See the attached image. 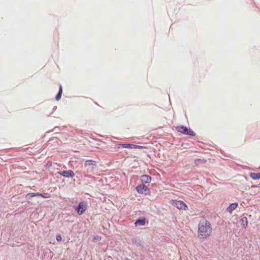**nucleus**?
I'll return each instance as SVG.
<instances>
[{
	"mask_svg": "<svg viewBox=\"0 0 260 260\" xmlns=\"http://www.w3.org/2000/svg\"><path fill=\"white\" fill-rule=\"evenodd\" d=\"M87 208V205L84 202H81L78 207L77 212L79 215H81L85 211Z\"/></svg>",
	"mask_w": 260,
	"mask_h": 260,
	"instance_id": "nucleus-6",
	"label": "nucleus"
},
{
	"mask_svg": "<svg viewBox=\"0 0 260 260\" xmlns=\"http://www.w3.org/2000/svg\"><path fill=\"white\" fill-rule=\"evenodd\" d=\"M56 240H57V241H58V242L61 241V240H62L61 236V235H59V234H57V235H56Z\"/></svg>",
	"mask_w": 260,
	"mask_h": 260,
	"instance_id": "nucleus-16",
	"label": "nucleus"
},
{
	"mask_svg": "<svg viewBox=\"0 0 260 260\" xmlns=\"http://www.w3.org/2000/svg\"><path fill=\"white\" fill-rule=\"evenodd\" d=\"M35 196H41L43 198H48L49 196H45L43 195L42 194H41L39 192L37 193H29L26 195V198L27 199H30L31 198L35 197Z\"/></svg>",
	"mask_w": 260,
	"mask_h": 260,
	"instance_id": "nucleus-7",
	"label": "nucleus"
},
{
	"mask_svg": "<svg viewBox=\"0 0 260 260\" xmlns=\"http://www.w3.org/2000/svg\"><path fill=\"white\" fill-rule=\"evenodd\" d=\"M95 162L94 161L91 160H88L86 161L85 163V166H95Z\"/></svg>",
	"mask_w": 260,
	"mask_h": 260,
	"instance_id": "nucleus-15",
	"label": "nucleus"
},
{
	"mask_svg": "<svg viewBox=\"0 0 260 260\" xmlns=\"http://www.w3.org/2000/svg\"><path fill=\"white\" fill-rule=\"evenodd\" d=\"M212 232L211 224L207 220H202L198 225V237L200 239H205L210 235Z\"/></svg>",
	"mask_w": 260,
	"mask_h": 260,
	"instance_id": "nucleus-1",
	"label": "nucleus"
},
{
	"mask_svg": "<svg viewBox=\"0 0 260 260\" xmlns=\"http://www.w3.org/2000/svg\"><path fill=\"white\" fill-rule=\"evenodd\" d=\"M249 176L254 180L260 179V173H249Z\"/></svg>",
	"mask_w": 260,
	"mask_h": 260,
	"instance_id": "nucleus-12",
	"label": "nucleus"
},
{
	"mask_svg": "<svg viewBox=\"0 0 260 260\" xmlns=\"http://www.w3.org/2000/svg\"><path fill=\"white\" fill-rule=\"evenodd\" d=\"M62 86H60L59 92L56 96V100L57 101H58L60 99L61 94H62Z\"/></svg>",
	"mask_w": 260,
	"mask_h": 260,
	"instance_id": "nucleus-14",
	"label": "nucleus"
},
{
	"mask_svg": "<svg viewBox=\"0 0 260 260\" xmlns=\"http://www.w3.org/2000/svg\"><path fill=\"white\" fill-rule=\"evenodd\" d=\"M137 191L140 194H150V191L148 187L145 185L144 184H139L136 187Z\"/></svg>",
	"mask_w": 260,
	"mask_h": 260,
	"instance_id": "nucleus-3",
	"label": "nucleus"
},
{
	"mask_svg": "<svg viewBox=\"0 0 260 260\" xmlns=\"http://www.w3.org/2000/svg\"><path fill=\"white\" fill-rule=\"evenodd\" d=\"M145 147L143 146H140V145H135V147H134V148L136 149V148H139V149H142V148H144Z\"/></svg>",
	"mask_w": 260,
	"mask_h": 260,
	"instance_id": "nucleus-17",
	"label": "nucleus"
},
{
	"mask_svg": "<svg viewBox=\"0 0 260 260\" xmlns=\"http://www.w3.org/2000/svg\"><path fill=\"white\" fill-rule=\"evenodd\" d=\"M176 130L184 135L195 136L196 133L190 128L183 125H178L176 127Z\"/></svg>",
	"mask_w": 260,
	"mask_h": 260,
	"instance_id": "nucleus-2",
	"label": "nucleus"
},
{
	"mask_svg": "<svg viewBox=\"0 0 260 260\" xmlns=\"http://www.w3.org/2000/svg\"><path fill=\"white\" fill-rule=\"evenodd\" d=\"M143 182L145 183H150L151 181V177L147 175H144L141 176Z\"/></svg>",
	"mask_w": 260,
	"mask_h": 260,
	"instance_id": "nucleus-9",
	"label": "nucleus"
},
{
	"mask_svg": "<svg viewBox=\"0 0 260 260\" xmlns=\"http://www.w3.org/2000/svg\"><path fill=\"white\" fill-rule=\"evenodd\" d=\"M58 173L64 177L73 178L75 176V174L74 172L72 170L60 171L58 172Z\"/></svg>",
	"mask_w": 260,
	"mask_h": 260,
	"instance_id": "nucleus-5",
	"label": "nucleus"
},
{
	"mask_svg": "<svg viewBox=\"0 0 260 260\" xmlns=\"http://www.w3.org/2000/svg\"><path fill=\"white\" fill-rule=\"evenodd\" d=\"M240 223L243 228L246 229L248 226V219L246 217H243L240 219Z\"/></svg>",
	"mask_w": 260,
	"mask_h": 260,
	"instance_id": "nucleus-10",
	"label": "nucleus"
},
{
	"mask_svg": "<svg viewBox=\"0 0 260 260\" xmlns=\"http://www.w3.org/2000/svg\"><path fill=\"white\" fill-rule=\"evenodd\" d=\"M172 204L178 209L186 210L188 208L186 204L182 201L173 200Z\"/></svg>",
	"mask_w": 260,
	"mask_h": 260,
	"instance_id": "nucleus-4",
	"label": "nucleus"
},
{
	"mask_svg": "<svg viewBox=\"0 0 260 260\" xmlns=\"http://www.w3.org/2000/svg\"><path fill=\"white\" fill-rule=\"evenodd\" d=\"M237 206L238 204L237 203H232L227 208V211L230 213H232L233 211L236 209Z\"/></svg>",
	"mask_w": 260,
	"mask_h": 260,
	"instance_id": "nucleus-8",
	"label": "nucleus"
},
{
	"mask_svg": "<svg viewBox=\"0 0 260 260\" xmlns=\"http://www.w3.org/2000/svg\"><path fill=\"white\" fill-rule=\"evenodd\" d=\"M118 148H119V146H122L123 148H130V149H134V147H135V145L134 144H119L118 145Z\"/></svg>",
	"mask_w": 260,
	"mask_h": 260,
	"instance_id": "nucleus-13",
	"label": "nucleus"
},
{
	"mask_svg": "<svg viewBox=\"0 0 260 260\" xmlns=\"http://www.w3.org/2000/svg\"><path fill=\"white\" fill-rule=\"evenodd\" d=\"M146 223V219L145 218H143L142 219H139L137 220L135 223V224L136 226H143Z\"/></svg>",
	"mask_w": 260,
	"mask_h": 260,
	"instance_id": "nucleus-11",
	"label": "nucleus"
}]
</instances>
